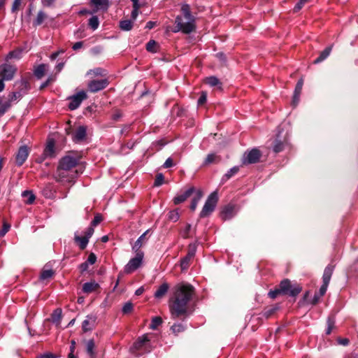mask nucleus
<instances>
[{
    "label": "nucleus",
    "instance_id": "f257e3e1",
    "mask_svg": "<svg viewBox=\"0 0 358 358\" xmlns=\"http://www.w3.org/2000/svg\"><path fill=\"white\" fill-rule=\"evenodd\" d=\"M194 294V287L189 284L181 283L175 286L169 304L172 319L184 321L192 314L189 303Z\"/></svg>",
    "mask_w": 358,
    "mask_h": 358
},
{
    "label": "nucleus",
    "instance_id": "f03ea898",
    "mask_svg": "<svg viewBox=\"0 0 358 358\" xmlns=\"http://www.w3.org/2000/svg\"><path fill=\"white\" fill-rule=\"evenodd\" d=\"M79 161V157L70 155L62 157L59 162L55 179L59 182H72L78 174V171H73V169L78 164Z\"/></svg>",
    "mask_w": 358,
    "mask_h": 358
},
{
    "label": "nucleus",
    "instance_id": "7ed1b4c3",
    "mask_svg": "<svg viewBox=\"0 0 358 358\" xmlns=\"http://www.w3.org/2000/svg\"><path fill=\"white\" fill-rule=\"evenodd\" d=\"M181 11L187 22H183L182 16H177L175 20L176 28L175 31H182L186 34H190L196 29L195 17L192 15L190 7L188 4L182 5L181 7Z\"/></svg>",
    "mask_w": 358,
    "mask_h": 358
},
{
    "label": "nucleus",
    "instance_id": "20e7f679",
    "mask_svg": "<svg viewBox=\"0 0 358 358\" xmlns=\"http://www.w3.org/2000/svg\"><path fill=\"white\" fill-rule=\"evenodd\" d=\"M302 291V287L299 284H292L286 278L282 280L278 287L268 292V295L271 299H275L279 295H288L295 297Z\"/></svg>",
    "mask_w": 358,
    "mask_h": 358
},
{
    "label": "nucleus",
    "instance_id": "39448f33",
    "mask_svg": "<svg viewBox=\"0 0 358 358\" xmlns=\"http://www.w3.org/2000/svg\"><path fill=\"white\" fill-rule=\"evenodd\" d=\"M151 350L150 341L148 334H144L138 338L131 348V351L137 355L149 352Z\"/></svg>",
    "mask_w": 358,
    "mask_h": 358
},
{
    "label": "nucleus",
    "instance_id": "423d86ee",
    "mask_svg": "<svg viewBox=\"0 0 358 358\" xmlns=\"http://www.w3.org/2000/svg\"><path fill=\"white\" fill-rule=\"evenodd\" d=\"M218 201V196L217 192H212L208 197L205 204L200 212V217H206L210 215L215 208Z\"/></svg>",
    "mask_w": 358,
    "mask_h": 358
},
{
    "label": "nucleus",
    "instance_id": "0eeeda50",
    "mask_svg": "<svg viewBox=\"0 0 358 358\" xmlns=\"http://www.w3.org/2000/svg\"><path fill=\"white\" fill-rule=\"evenodd\" d=\"M110 84L108 78L92 79L87 83V91L91 93H96L106 89Z\"/></svg>",
    "mask_w": 358,
    "mask_h": 358
},
{
    "label": "nucleus",
    "instance_id": "6e6552de",
    "mask_svg": "<svg viewBox=\"0 0 358 358\" xmlns=\"http://www.w3.org/2000/svg\"><path fill=\"white\" fill-rule=\"evenodd\" d=\"M136 255L131 258L124 267L126 273H131L137 270L142 264L144 257L143 252H134Z\"/></svg>",
    "mask_w": 358,
    "mask_h": 358
},
{
    "label": "nucleus",
    "instance_id": "1a4fd4ad",
    "mask_svg": "<svg viewBox=\"0 0 358 358\" xmlns=\"http://www.w3.org/2000/svg\"><path fill=\"white\" fill-rule=\"evenodd\" d=\"M262 155V153L258 148H253L244 153L242 163L244 165L256 164L259 162Z\"/></svg>",
    "mask_w": 358,
    "mask_h": 358
},
{
    "label": "nucleus",
    "instance_id": "9d476101",
    "mask_svg": "<svg viewBox=\"0 0 358 358\" xmlns=\"http://www.w3.org/2000/svg\"><path fill=\"white\" fill-rule=\"evenodd\" d=\"M196 248L197 245L196 243H190L188 245L187 253L186 256L180 260V266L182 270H186L190 266L191 262L196 255Z\"/></svg>",
    "mask_w": 358,
    "mask_h": 358
},
{
    "label": "nucleus",
    "instance_id": "9b49d317",
    "mask_svg": "<svg viewBox=\"0 0 358 358\" xmlns=\"http://www.w3.org/2000/svg\"><path fill=\"white\" fill-rule=\"evenodd\" d=\"M87 99V95L86 92L81 90L69 98V103L68 107L71 110H76L80 106L82 101Z\"/></svg>",
    "mask_w": 358,
    "mask_h": 358
},
{
    "label": "nucleus",
    "instance_id": "f8f14e48",
    "mask_svg": "<svg viewBox=\"0 0 358 358\" xmlns=\"http://www.w3.org/2000/svg\"><path fill=\"white\" fill-rule=\"evenodd\" d=\"M20 91L18 92H13L8 94V101L10 103L11 102L15 101L17 99H20L24 94H25L28 90H29V83L25 80H22L20 82Z\"/></svg>",
    "mask_w": 358,
    "mask_h": 358
},
{
    "label": "nucleus",
    "instance_id": "ddd939ff",
    "mask_svg": "<svg viewBox=\"0 0 358 358\" xmlns=\"http://www.w3.org/2000/svg\"><path fill=\"white\" fill-rule=\"evenodd\" d=\"M17 71V68L10 64H3L0 65V77L4 80H11Z\"/></svg>",
    "mask_w": 358,
    "mask_h": 358
},
{
    "label": "nucleus",
    "instance_id": "4468645a",
    "mask_svg": "<svg viewBox=\"0 0 358 358\" xmlns=\"http://www.w3.org/2000/svg\"><path fill=\"white\" fill-rule=\"evenodd\" d=\"M29 154V149L27 145L20 146L15 156L16 164L22 166L27 160Z\"/></svg>",
    "mask_w": 358,
    "mask_h": 358
},
{
    "label": "nucleus",
    "instance_id": "2eb2a0df",
    "mask_svg": "<svg viewBox=\"0 0 358 358\" xmlns=\"http://www.w3.org/2000/svg\"><path fill=\"white\" fill-rule=\"evenodd\" d=\"M150 233V229L146 230L140 237L136 241L134 244L132 245V250L133 252H143L141 250V248L145 245L148 241L149 237L148 236V234Z\"/></svg>",
    "mask_w": 358,
    "mask_h": 358
},
{
    "label": "nucleus",
    "instance_id": "dca6fc26",
    "mask_svg": "<svg viewBox=\"0 0 358 358\" xmlns=\"http://www.w3.org/2000/svg\"><path fill=\"white\" fill-rule=\"evenodd\" d=\"M97 317L95 315H88L82 323V329L84 332L92 331L96 326Z\"/></svg>",
    "mask_w": 358,
    "mask_h": 358
},
{
    "label": "nucleus",
    "instance_id": "f3484780",
    "mask_svg": "<svg viewBox=\"0 0 358 358\" xmlns=\"http://www.w3.org/2000/svg\"><path fill=\"white\" fill-rule=\"evenodd\" d=\"M196 192V189L194 187H189L187 189H186L184 192L178 194L173 198V203L175 205H178L185 201H186L194 192Z\"/></svg>",
    "mask_w": 358,
    "mask_h": 358
},
{
    "label": "nucleus",
    "instance_id": "a211bd4d",
    "mask_svg": "<svg viewBox=\"0 0 358 358\" xmlns=\"http://www.w3.org/2000/svg\"><path fill=\"white\" fill-rule=\"evenodd\" d=\"M235 215V206L229 203L224 206L220 212V217L223 220H227L232 218Z\"/></svg>",
    "mask_w": 358,
    "mask_h": 358
},
{
    "label": "nucleus",
    "instance_id": "6ab92c4d",
    "mask_svg": "<svg viewBox=\"0 0 358 358\" xmlns=\"http://www.w3.org/2000/svg\"><path fill=\"white\" fill-rule=\"evenodd\" d=\"M278 138L279 135L277 136V138L273 141V150L275 153L281 152L289 146L286 139L282 141Z\"/></svg>",
    "mask_w": 358,
    "mask_h": 358
},
{
    "label": "nucleus",
    "instance_id": "aec40b11",
    "mask_svg": "<svg viewBox=\"0 0 358 358\" xmlns=\"http://www.w3.org/2000/svg\"><path fill=\"white\" fill-rule=\"evenodd\" d=\"M90 3L93 4L95 8L92 10V13H96L99 10L106 11L109 7L108 0H90Z\"/></svg>",
    "mask_w": 358,
    "mask_h": 358
},
{
    "label": "nucleus",
    "instance_id": "412c9836",
    "mask_svg": "<svg viewBox=\"0 0 358 358\" xmlns=\"http://www.w3.org/2000/svg\"><path fill=\"white\" fill-rule=\"evenodd\" d=\"M87 134V127L85 126H79L73 134V140L76 142L83 141Z\"/></svg>",
    "mask_w": 358,
    "mask_h": 358
},
{
    "label": "nucleus",
    "instance_id": "4be33fe9",
    "mask_svg": "<svg viewBox=\"0 0 358 358\" xmlns=\"http://www.w3.org/2000/svg\"><path fill=\"white\" fill-rule=\"evenodd\" d=\"M43 155L44 158L54 157L55 156V141L53 139L48 141L47 143Z\"/></svg>",
    "mask_w": 358,
    "mask_h": 358
},
{
    "label": "nucleus",
    "instance_id": "5701e85b",
    "mask_svg": "<svg viewBox=\"0 0 358 358\" xmlns=\"http://www.w3.org/2000/svg\"><path fill=\"white\" fill-rule=\"evenodd\" d=\"M303 85V79L300 78L295 87L294 95H293V103L294 105H296L298 102L299 101V97L302 91V87Z\"/></svg>",
    "mask_w": 358,
    "mask_h": 358
},
{
    "label": "nucleus",
    "instance_id": "b1692460",
    "mask_svg": "<svg viewBox=\"0 0 358 358\" xmlns=\"http://www.w3.org/2000/svg\"><path fill=\"white\" fill-rule=\"evenodd\" d=\"M100 287L99 285L94 280L87 282L83 285V292L85 294H90L96 291Z\"/></svg>",
    "mask_w": 358,
    "mask_h": 358
},
{
    "label": "nucleus",
    "instance_id": "393cba45",
    "mask_svg": "<svg viewBox=\"0 0 358 358\" xmlns=\"http://www.w3.org/2000/svg\"><path fill=\"white\" fill-rule=\"evenodd\" d=\"M334 269V266L331 264H329L324 271V273L322 275V282L323 284L328 285L329 284L331 275L333 274Z\"/></svg>",
    "mask_w": 358,
    "mask_h": 358
},
{
    "label": "nucleus",
    "instance_id": "a878e982",
    "mask_svg": "<svg viewBox=\"0 0 358 358\" xmlns=\"http://www.w3.org/2000/svg\"><path fill=\"white\" fill-rule=\"evenodd\" d=\"M86 352L89 358H96L95 343L94 339H90L86 343Z\"/></svg>",
    "mask_w": 358,
    "mask_h": 358
},
{
    "label": "nucleus",
    "instance_id": "bb28decb",
    "mask_svg": "<svg viewBox=\"0 0 358 358\" xmlns=\"http://www.w3.org/2000/svg\"><path fill=\"white\" fill-rule=\"evenodd\" d=\"M169 288V286L168 283L164 282L162 284L159 288L157 289V291L155 293V297L157 299H161L163 296H165L166 292H168V289Z\"/></svg>",
    "mask_w": 358,
    "mask_h": 358
},
{
    "label": "nucleus",
    "instance_id": "cd10ccee",
    "mask_svg": "<svg viewBox=\"0 0 358 358\" xmlns=\"http://www.w3.org/2000/svg\"><path fill=\"white\" fill-rule=\"evenodd\" d=\"M46 69H47L46 64H39L34 68V74L38 79H41L44 76Z\"/></svg>",
    "mask_w": 358,
    "mask_h": 358
},
{
    "label": "nucleus",
    "instance_id": "c85d7f7f",
    "mask_svg": "<svg viewBox=\"0 0 358 358\" xmlns=\"http://www.w3.org/2000/svg\"><path fill=\"white\" fill-rule=\"evenodd\" d=\"M331 51V47H327L323 51H322L319 55V57L315 59L313 62L314 64H319L327 59L330 55Z\"/></svg>",
    "mask_w": 358,
    "mask_h": 358
},
{
    "label": "nucleus",
    "instance_id": "c756f323",
    "mask_svg": "<svg viewBox=\"0 0 358 358\" xmlns=\"http://www.w3.org/2000/svg\"><path fill=\"white\" fill-rule=\"evenodd\" d=\"M134 22L131 20H122L120 21L119 27L121 30L128 31L132 29Z\"/></svg>",
    "mask_w": 358,
    "mask_h": 358
},
{
    "label": "nucleus",
    "instance_id": "7c9ffc66",
    "mask_svg": "<svg viewBox=\"0 0 358 358\" xmlns=\"http://www.w3.org/2000/svg\"><path fill=\"white\" fill-rule=\"evenodd\" d=\"M220 161V157L215 153L208 154L203 162V165L207 166L214 163H218Z\"/></svg>",
    "mask_w": 358,
    "mask_h": 358
},
{
    "label": "nucleus",
    "instance_id": "2f4dec72",
    "mask_svg": "<svg viewBox=\"0 0 358 358\" xmlns=\"http://www.w3.org/2000/svg\"><path fill=\"white\" fill-rule=\"evenodd\" d=\"M22 196L24 199L27 204H32L36 199L35 195L31 191L25 190L22 193Z\"/></svg>",
    "mask_w": 358,
    "mask_h": 358
},
{
    "label": "nucleus",
    "instance_id": "473e14b6",
    "mask_svg": "<svg viewBox=\"0 0 358 358\" xmlns=\"http://www.w3.org/2000/svg\"><path fill=\"white\" fill-rule=\"evenodd\" d=\"M202 196H203L202 191L201 189H198L196 191V196L192 199L191 203H190L189 208L192 210H193V211L195 210V209L196 208V206L198 205V203Z\"/></svg>",
    "mask_w": 358,
    "mask_h": 358
},
{
    "label": "nucleus",
    "instance_id": "72a5a7b5",
    "mask_svg": "<svg viewBox=\"0 0 358 358\" xmlns=\"http://www.w3.org/2000/svg\"><path fill=\"white\" fill-rule=\"evenodd\" d=\"M279 309V307L278 305H274L270 307H268L264 310L262 312V315L268 319L271 316H272Z\"/></svg>",
    "mask_w": 358,
    "mask_h": 358
},
{
    "label": "nucleus",
    "instance_id": "f704fd0d",
    "mask_svg": "<svg viewBox=\"0 0 358 358\" xmlns=\"http://www.w3.org/2000/svg\"><path fill=\"white\" fill-rule=\"evenodd\" d=\"M74 239L75 241L78 244L81 250H84L86 248L89 242V239L87 238V237L75 236Z\"/></svg>",
    "mask_w": 358,
    "mask_h": 358
},
{
    "label": "nucleus",
    "instance_id": "c9c22d12",
    "mask_svg": "<svg viewBox=\"0 0 358 358\" xmlns=\"http://www.w3.org/2000/svg\"><path fill=\"white\" fill-rule=\"evenodd\" d=\"M47 18V15L43 10L38 11L36 20L33 22V25L35 27L41 25L44 20Z\"/></svg>",
    "mask_w": 358,
    "mask_h": 358
},
{
    "label": "nucleus",
    "instance_id": "e433bc0d",
    "mask_svg": "<svg viewBox=\"0 0 358 358\" xmlns=\"http://www.w3.org/2000/svg\"><path fill=\"white\" fill-rule=\"evenodd\" d=\"M185 329L186 327L182 323H175L171 327L172 333L174 334L176 336H178V334L181 332H183L185 330Z\"/></svg>",
    "mask_w": 358,
    "mask_h": 358
},
{
    "label": "nucleus",
    "instance_id": "4c0bfd02",
    "mask_svg": "<svg viewBox=\"0 0 358 358\" xmlns=\"http://www.w3.org/2000/svg\"><path fill=\"white\" fill-rule=\"evenodd\" d=\"M205 83L209 85L210 87H215L220 85V88H221V83L220 80L215 76H210L206 78Z\"/></svg>",
    "mask_w": 358,
    "mask_h": 358
},
{
    "label": "nucleus",
    "instance_id": "58836bf2",
    "mask_svg": "<svg viewBox=\"0 0 358 358\" xmlns=\"http://www.w3.org/2000/svg\"><path fill=\"white\" fill-rule=\"evenodd\" d=\"M54 274L55 272L52 269L43 268L41 273L40 279L42 280L50 279Z\"/></svg>",
    "mask_w": 358,
    "mask_h": 358
},
{
    "label": "nucleus",
    "instance_id": "ea45409f",
    "mask_svg": "<svg viewBox=\"0 0 358 358\" xmlns=\"http://www.w3.org/2000/svg\"><path fill=\"white\" fill-rule=\"evenodd\" d=\"M22 52H23V49H22V48H17L16 50L10 51L8 54V55L6 57V59H12V58L20 59L22 57Z\"/></svg>",
    "mask_w": 358,
    "mask_h": 358
},
{
    "label": "nucleus",
    "instance_id": "a19ab883",
    "mask_svg": "<svg viewBox=\"0 0 358 358\" xmlns=\"http://www.w3.org/2000/svg\"><path fill=\"white\" fill-rule=\"evenodd\" d=\"M239 171L238 166H234L231 169H230L224 176L222 178V180L226 181L228 180L229 178H231L233 176L236 174Z\"/></svg>",
    "mask_w": 358,
    "mask_h": 358
},
{
    "label": "nucleus",
    "instance_id": "79ce46f5",
    "mask_svg": "<svg viewBox=\"0 0 358 358\" xmlns=\"http://www.w3.org/2000/svg\"><path fill=\"white\" fill-rule=\"evenodd\" d=\"M159 45L154 40H150L146 44V50L150 52H157L158 51Z\"/></svg>",
    "mask_w": 358,
    "mask_h": 358
},
{
    "label": "nucleus",
    "instance_id": "37998d69",
    "mask_svg": "<svg viewBox=\"0 0 358 358\" xmlns=\"http://www.w3.org/2000/svg\"><path fill=\"white\" fill-rule=\"evenodd\" d=\"M162 322L163 321L161 317H154L152 319L150 328L153 330L157 329L162 324Z\"/></svg>",
    "mask_w": 358,
    "mask_h": 358
},
{
    "label": "nucleus",
    "instance_id": "c03bdc74",
    "mask_svg": "<svg viewBox=\"0 0 358 358\" xmlns=\"http://www.w3.org/2000/svg\"><path fill=\"white\" fill-rule=\"evenodd\" d=\"M88 25L93 29L96 30L99 25V21L97 16H92L89 19Z\"/></svg>",
    "mask_w": 358,
    "mask_h": 358
},
{
    "label": "nucleus",
    "instance_id": "a18cd8bd",
    "mask_svg": "<svg viewBox=\"0 0 358 358\" xmlns=\"http://www.w3.org/2000/svg\"><path fill=\"white\" fill-rule=\"evenodd\" d=\"M134 309L133 303L131 302H127L122 307V311L124 314H129L132 312Z\"/></svg>",
    "mask_w": 358,
    "mask_h": 358
},
{
    "label": "nucleus",
    "instance_id": "49530a36",
    "mask_svg": "<svg viewBox=\"0 0 358 358\" xmlns=\"http://www.w3.org/2000/svg\"><path fill=\"white\" fill-rule=\"evenodd\" d=\"M164 177L162 173H157L155 177L154 185L156 187H159L164 183Z\"/></svg>",
    "mask_w": 358,
    "mask_h": 358
},
{
    "label": "nucleus",
    "instance_id": "de8ad7c7",
    "mask_svg": "<svg viewBox=\"0 0 358 358\" xmlns=\"http://www.w3.org/2000/svg\"><path fill=\"white\" fill-rule=\"evenodd\" d=\"M335 321L332 318H329L327 320V328L326 329V334L329 335L334 327Z\"/></svg>",
    "mask_w": 358,
    "mask_h": 358
},
{
    "label": "nucleus",
    "instance_id": "09e8293b",
    "mask_svg": "<svg viewBox=\"0 0 358 358\" xmlns=\"http://www.w3.org/2000/svg\"><path fill=\"white\" fill-rule=\"evenodd\" d=\"M168 217L170 220L173 222H176L178 220L180 216L177 210H172L169 213Z\"/></svg>",
    "mask_w": 358,
    "mask_h": 358
},
{
    "label": "nucleus",
    "instance_id": "8fccbe9b",
    "mask_svg": "<svg viewBox=\"0 0 358 358\" xmlns=\"http://www.w3.org/2000/svg\"><path fill=\"white\" fill-rule=\"evenodd\" d=\"M11 103L9 101H6L0 106V116L4 115V113L10 108Z\"/></svg>",
    "mask_w": 358,
    "mask_h": 358
},
{
    "label": "nucleus",
    "instance_id": "3c124183",
    "mask_svg": "<svg viewBox=\"0 0 358 358\" xmlns=\"http://www.w3.org/2000/svg\"><path fill=\"white\" fill-rule=\"evenodd\" d=\"M105 71L101 68H96L88 71L87 74L93 73L95 76H103Z\"/></svg>",
    "mask_w": 358,
    "mask_h": 358
},
{
    "label": "nucleus",
    "instance_id": "603ef678",
    "mask_svg": "<svg viewBox=\"0 0 358 358\" xmlns=\"http://www.w3.org/2000/svg\"><path fill=\"white\" fill-rule=\"evenodd\" d=\"M307 2H308V0H299V2L294 7V9H293L294 12L296 13V12L299 11L303 8V6L305 5V3Z\"/></svg>",
    "mask_w": 358,
    "mask_h": 358
},
{
    "label": "nucleus",
    "instance_id": "864d4df0",
    "mask_svg": "<svg viewBox=\"0 0 358 358\" xmlns=\"http://www.w3.org/2000/svg\"><path fill=\"white\" fill-rule=\"evenodd\" d=\"M102 216L100 214L96 215L91 222V226L95 227L98 225L102 221Z\"/></svg>",
    "mask_w": 358,
    "mask_h": 358
},
{
    "label": "nucleus",
    "instance_id": "5fc2aeb1",
    "mask_svg": "<svg viewBox=\"0 0 358 358\" xmlns=\"http://www.w3.org/2000/svg\"><path fill=\"white\" fill-rule=\"evenodd\" d=\"M10 225L6 222L3 224L1 230L0 231V237L3 236L10 229Z\"/></svg>",
    "mask_w": 358,
    "mask_h": 358
},
{
    "label": "nucleus",
    "instance_id": "6e6d98bb",
    "mask_svg": "<svg viewBox=\"0 0 358 358\" xmlns=\"http://www.w3.org/2000/svg\"><path fill=\"white\" fill-rule=\"evenodd\" d=\"M206 99H207L206 92H202L200 97L198 99V105L199 106L203 105V103H206Z\"/></svg>",
    "mask_w": 358,
    "mask_h": 358
},
{
    "label": "nucleus",
    "instance_id": "4d7b16f0",
    "mask_svg": "<svg viewBox=\"0 0 358 358\" xmlns=\"http://www.w3.org/2000/svg\"><path fill=\"white\" fill-rule=\"evenodd\" d=\"M55 81V78L53 76H50L44 83H43L40 87V89H44L48 87L51 83Z\"/></svg>",
    "mask_w": 358,
    "mask_h": 358
},
{
    "label": "nucleus",
    "instance_id": "13d9d810",
    "mask_svg": "<svg viewBox=\"0 0 358 358\" xmlns=\"http://www.w3.org/2000/svg\"><path fill=\"white\" fill-rule=\"evenodd\" d=\"M139 9L140 8H133V10L131 13V20H132L133 22H134L136 20L138 15Z\"/></svg>",
    "mask_w": 358,
    "mask_h": 358
},
{
    "label": "nucleus",
    "instance_id": "bf43d9fd",
    "mask_svg": "<svg viewBox=\"0 0 358 358\" xmlns=\"http://www.w3.org/2000/svg\"><path fill=\"white\" fill-rule=\"evenodd\" d=\"M96 261V256L93 252L90 253L88 256L87 260L86 261L88 262L89 264H94Z\"/></svg>",
    "mask_w": 358,
    "mask_h": 358
},
{
    "label": "nucleus",
    "instance_id": "052dcab7",
    "mask_svg": "<svg viewBox=\"0 0 358 358\" xmlns=\"http://www.w3.org/2000/svg\"><path fill=\"white\" fill-rule=\"evenodd\" d=\"M94 228L92 226H90V227H88L85 232V237H87V238L89 239L92 236V234H94Z\"/></svg>",
    "mask_w": 358,
    "mask_h": 358
},
{
    "label": "nucleus",
    "instance_id": "680f3d73",
    "mask_svg": "<svg viewBox=\"0 0 358 358\" xmlns=\"http://www.w3.org/2000/svg\"><path fill=\"white\" fill-rule=\"evenodd\" d=\"M22 0H15L12 6V12H15L18 10Z\"/></svg>",
    "mask_w": 358,
    "mask_h": 358
},
{
    "label": "nucleus",
    "instance_id": "e2e57ef3",
    "mask_svg": "<svg viewBox=\"0 0 358 358\" xmlns=\"http://www.w3.org/2000/svg\"><path fill=\"white\" fill-rule=\"evenodd\" d=\"M36 358H56V356L51 352H46L37 356Z\"/></svg>",
    "mask_w": 358,
    "mask_h": 358
},
{
    "label": "nucleus",
    "instance_id": "0e129e2a",
    "mask_svg": "<svg viewBox=\"0 0 358 358\" xmlns=\"http://www.w3.org/2000/svg\"><path fill=\"white\" fill-rule=\"evenodd\" d=\"M327 287H328V285H325V284L322 285V286L320 288L319 293H318V294H320V296H322L323 295H324V294L327 292Z\"/></svg>",
    "mask_w": 358,
    "mask_h": 358
},
{
    "label": "nucleus",
    "instance_id": "69168bd1",
    "mask_svg": "<svg viewBox=\"0 0 358 358\" xmlns=\"http://www.w3.org/2000/svg\"><path fill=\"white\" fill-rule=\"evenodd\" d=\"M173 166V159L171 157H169L166 162H164L163 166L164 168H171Z\"/></svg>",
    "mask_w": 358,
    "mask_h": 358
},
{
    "label": "nucleus",
    "instance_id": "338daca9",
    "mask_svg": "<svg viewBox=\"0 0 358 358\" xmlns=\"http://www.w3.org/2000/svg\"><path fill=\"white\" fill-rule=\"evenodd\" d=\"M55 1V0H41L43 6L45 7L52 6L54 4Z\"/></svg>",
    "mask_w": 358,
    "mask_h": 358
},
{
    "label": "nucleus",
    "instance_id": "774afa93",
    "mask_svg": "<svg viewBox=\"0 0 358 358\" xmlns=\"http://www.w3.org/2000/svg\"><path fill=\"white\" fill-rule=\"evenodd\" d=\"M83 46V41H78L73 44L72 46V48L73 50H78L80 48H82Z\"/></svg>",
    "mask_w": 358,
    "mask_h": 358
}]
</instances>
